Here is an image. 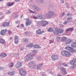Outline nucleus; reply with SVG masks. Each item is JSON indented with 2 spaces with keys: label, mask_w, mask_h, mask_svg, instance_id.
I'll return each instance as SVG.
<instances>
[{
  "label": "nucleus",
  "mask_w": 76,
  "mask_h": 76,
  "mask_svg": "<svg viewBox=\"0 0 76 76\" xmlns=\"http://www.w3.org/2000/svg\"><path fill=\"white\" fill-rule=\"evenodd\" d=\"M25 58H26L25 61H28V60L33 59V55H32L31 53H30L26 55Z\"/></svg>",
  "instance_id": "f03ea898"
},
{
  "label": "nucleus",
  "mask_w": 76,
  "mask_h": 76,
  "mask_svg": "<svg viewBox=\"0 0 76 76\" xmlns=\"http://www.w3.org/2000/svg\"><path fill=\"white\" fill-rule=\"evenodd\" d=\"M15 1H16L17 2H18V1H20V0H15Z\"/></svg>",
  "instance_id": "de8ad7c7"
},
{
  "label": "nucleus",
  "mask_w": 76,
  "mask_h": 76,
  "mask_svg": "<svg viewBox=\"0 0 76 76\" xmlns=\"http://www.w3.org/2000/svg\"><path fill=\"white\" fill-rule=\"evenodd\" d=\"M70 64L73 65V66H76V60L74 61L73 60H71L70 61Z\"/></svg>",
  "instance_id": "2eb2a0df"
},
{
  "label": "nucleus",
  "mask_w": 76,
  "mask_h": 76,
  "mask_svg": "<svg viewBox=\"0 0 76 76\" xmlns=\"http://www.w3.org/2000/svg\"><path fill=\"white\" fill-rule=\"evenodd\" d=\"M33 52H37V50H34L33 51Z\"/></svg>",
  "instance_id": "8fccbe9b"
},
{
  "label": "nucleus",
  "mask_w": 76,
  "mask_h": 76,
  "mask_svg": "<svg viewBox=\"0 0 76 76\" xmlns=\"http://www.w3.org/2000/svg\"><path fill=\"white\" fill-rule=\"evenodd\" d=\"M16 17H18V16L17 15L15 17V18H16Z\"/></svg>",
  "instance_id": "864d4df0"
},
{
  "label": "nucleus",
  "mask_w": 76,
  "mask_h": 76,
  "mask_svg": "<svg viewBox=\"0 0 76 76\" xmlns=\"http://www.w3.org/2000/svg\"><path fill=\"white\" fill-rule=\"evenodd\" d=\"M65 49H66V50H69V51H72L73 50V49H72V48L69 46L65 47Z\"/></svg>",
  "instance_id": "dca6fc26"
},
{
  "label": "nucleus",
  "mask_w": 76,
  "mask_h": 76,
  "mask_svg": "<svg viewBox=\"0 0 76 76\" xmlns=\"http://www.w3.org/2000/svg\"><path fill=\"white\" fill-rule=\"evenodd\" d=\"M33 47L34 48H41L38 45H35L33 46Z\"/></svg>",
  "instance_id": "bb28decb"
},
{
  "label": "nucleus",
  "mask_w": 76,
  "mask_h": 76,
  "mask_svg": "<svg viewBox=\"0 0 76 76\" xmlns=\"http://www.w3.org/2000/svg\"><path fill=\"white\" fill-rule=\"evenodd\" d=\"M69 31H70V29H69V28L66 29V32H68Z\"/></svg>",
  "instance_id": "a19ab883"
},
{
  "label": "nucleus",
  "mask_w": 76,
  "mask_h": 76,
  "mask_svg": "<svg viewBox=\"0 0 76 76\" xmlns=\"http://www.w3.org/2000/svg\"><path fill=\"white\" fill-rule=\"evenodd\" d=\"M35 9H36L37 10H40V9L38 7H36V8H34Z\"/></svg>",
  "instance_id": "4c0bfd02"
},
{
  "label": "nucleus",
  "mask_w": 76,
  "mask_h": 76,
  "mask_svg": "<svg viewBox=\"0 0 76 76\" xmlns=\"http://www.w3.org/2000/svg\"><path fill=\"white\" fill-rule=\"evenodd\" d=\"M63 65L64 66H66V67H67V66L68 65L67 64H66L65 63H63Z\"/></svg>",
  "instance_id": "58836bf2"
},
{
  "label": "nucleus",
  "mask_w": 76,
  "mask_h": 76,
  "mask_svg": "<svg viewBox=\"0 0 76 76\" xmlns=\"http://www.w3.org/2000/svg\"><path fill=\"white\" fill-rule=\"evenodd\" d=\"M20 50H23V48L21 47L20 48Z\"/></svg>",
  "instance_id": "c03bdc74"
},
{
  "label": "nucleus",
  "mask_w": 76,
  "mask_h": 76,
  "mask_svg": "<svg viewBox=\"0 0 76 76\" xmlns=\"http://www.w3.org/2000/svg\"><path fill=\"white\" fill-rule=\"evenodd\" d=\"M29 65H31V66H33V68L34 69H37V65H35V63L33 61L29 62L28 63Z\"/></svg>",
  "instance_id": "0eeeda50"
},
{
  "label": "nucleus",
  "mask_w": 76,
  "mask_h": 76,
  "mask_svg": "<svg viewBox=\"0 0 76 76\" xmlns=\"http://www.w3.org/2000/svg\"><path fill=\"white\" fill-rule=\"evenodd\" d=\"M20 74L22 76H24L26 75V72L24 71L23 69H21L19 71Z\"/></svg>",
  "instance_id": "39448f33"
},
{
  "label": "nucleus",
  "mask_w": 76,
  "mask_h": 76,
  "mask_svg": "<svg viewBox=\"0 0 76 76\" xmlns=\"http://www.w3.org/2000/svg\"><path fill=\"white\" fill-rule=\"evenodd\" d=\"M21 26V27H23V24H21L20 25Z\"/></svg>",
  "instance_id": "a18cd8bd"
},
{
  "label": "nucleus",
  "mask_w": 76,
  "mask_h": 76,
  "mask_svg": "<svg viewBox=\"0 0 76 76\" xmlns=\"http://www.w3.org/2000/svg\"><path fill=\"white\" fill-rule=\"evenodd\" d=\"M7 31V29L2 30L0 32L1 35H4L6 33Z\"/></svg>",
  "instance_id": "ddd939ff"
},
{
  "label": "nucleus",
  "mask_w": 76,
  "mask_h": 76,
  "mask_svg": "<svg viewBox=\"0 0 76 76\" xmlns=\"http://www.w3.org/2000/svg\"><path fill=\"white\" fill-rule=\"evenodd\" d=\"M62 3H64V1H62Z\"/></svg>",
  "instance_id": "3c124183"
},
{
  "label": "nucleus",
  "mask_w": 76,
  "mask_h": 76,
  "mask_svg": "<svg viewBox=\"0 0 76 76\" xmlns=\"http://www.w3.org/2000/svg\"><path fill=\"white\" fill-rule=\"evenodd\" d=\"M42 65H43V64H40L37 65V69L38 70H39V69H41V66H42Z\"/></svg>",
  "instance_id": "6ab92c4d"
},
{
  "label": "nucleus",
  "mask_w": 76,
  "mask_h": 76,
  "mask_svg": "<svg viewBox=\"0 0 76 76\" xmlns=\"http://www.w3.org/2000/svg\"><path fill=\"white\" fill-rule=\"evenodd\" d=\"M48 32H53L54 31V30L53 28H49L48 30Z\"/></svg>",
  "instance_id": "393cba45"
},
{
  "label": "nucleus",
  "mask_w": 76,
  "mask_h": 76,
  "mask_svg": "<svg viewBox=\"0 0 76 76\" xmlns=\"http://www.w3.org/2000/svg\"><path fill=\"white\" fill-rule=\"evenodd\" d=\"M14 38L15 40H18L19 39V37H18V36L16 35L15 36Z\"/></svg>",
  "instance_id": "7c9ffc66"
},
{
  "label": "nucleus",
  "mask_w": 76,
  "mask_h": 76,
  "mask_svg": "<svg viewBox=\"0 0 76 76\" xmlns=\"http://www.w3.org/2000/svg\"><path fill=\"white\" fill-rule=\"evenodd\" d=\"M22 62H19L18 64H16L15 66V67L16 68V69H18V68H20L21 67V66H22Z\"/></svg>",
  "instance_id": "9b49d317"
},
{
  "label": "nucleus",
  "mask_w": 76,
  "mask_h": 76,
  "mask_svg": "<svg viewBox=\"0 0 76 76\" xmlns=\"http://www.w3.org/2000/svg\"><path fill=\"white\" fill-rule=\"evenodd\" d=\"M67 23V21H66L64 23V25H66Z\"/></svg>",
  "instance_id": "37998d69"
},
{
  "label": "nucleus",
  "mask_w": 76,
  "mask_h": 76,
  "mask_svg": "<svg viewBox=\"0 0 76 76\" xmlns=\"http://www.w3.org/2000/svg\"><path fill=\"white\" fill-rule=\"evenodd\" d=\"M12 39V38H10V39Z\"/></svg>",
  "instance_id": "5fc2aeb1"
},
{
  "label": "nucleus",
  "mask_w": 76,
  "mask_h": 76,
  "mask_svg": "<svg viewBox=\"0 0 76 76\" xmlns=\"http://www.w3.org/2000/svg\"><path fill=\"white\" fill-rule=\"evenodd\" d=\"M13 63L11 62V64H10V67H13Z\"/></svg>",
  "instance_id": "2f4dec72"
},
{
  "label": "nucleus",
  "mask_w": 76,
  "mask_h": 76,
  "mask_svg": "<svg viewBox=\"0 0 76 76\" xmlns=\"http://www.w3.org/2000/svg\"><path fill=\"white\" fill-rule=\"evenodd\" d=\"M25 34L26 35H27V34H28V33L27 32H25Z\"/></svg>",
  "instance_id": "49530a36"
},
{
  "label": "nucleus",
  "mask_w": 76,
  "mask_h": 76,
  "mask_svg": "<svg viewBox=\"0 0 76 76\" xmlns=\"http://www.w3.org/2000/svg\"><path fill=\"white\" fill-rule=\"evenodd\" d=\"M71 42H72V40H71V39H68L67 40L66 42H65V44H70V43Z\"/></svg>",
  "instance_id": "b1692460"
},
{
  "label": "nucleus",
  "mask_w": 76,
  "mask_h": 76,
  "mask_svg": "<svg viewBox=\"0 0 76 76\" xmlns=\"http://www.w3.org/2000/svg\"><path fill=\"white\" fill-rule=\"evenodd\" d=\"M26 26H28L30 25L31 24V21L30 20V19L29 18H27L26 19Z\"/></svg>",
  "instance_id": "6e6552de"
},
{
  "label": "nucleus",
  "mask_w": 76,
  "mask_h": 76,
  "mask_svg": "<svg viewBox=\"0 0 76 76\" xmlns=\"http://www.w3.org/2000/svg\"><path fill=\"white\" fill-rule=\"evenodd\" d=\"M15 44H18L19 43V40H15Z\"/></svg>",
  "instance_id": "473e14b6"
},
{
  "label": "nucleus",
  "mask_w": 76,
  "mask_h": 76,
  "mask_svg": "<svg viewBox=\"0 0 76 76\" xmlns=\"http://www.w3.org/2000/svg\"><path fill=\"white\" fill-rule=\"evenodd\" d=\"M65 13H64V12H63V14H62V15L63 16H64V14Z\"/></svg>",
  "instance_id": "09e8293b"
},
{
  "label": "nucleus",
  "mask_w": 76,
  "mask_h": 76,
  "mask_svg": "<svg viewBox=\"0 0 76 76\" xmlns=\"http://www.w3.org/2000/svg\"><path fill=\"white\" fill-rule=\"evenodd\" d=\"M34 18L35 19H37V18H38V15H37V17H35V16H34Z\"/></svg>",
  "instance_id": "79ce46f5"
},
{
  "label": "nucleus",
  "mask_w": 76,
  "mask_h": 76,
  "mask_svg": "<svg viewBox=\"0 0 76 76\" xmlns=\"http://www.w3.org/2000/svg\"><path fill=\"white\" fill-rule=\"evenodd\" d=\"M23 41L24 42L26 43V42H28V41H29V39L27 38H24L23 39Z\"/></svg>",
  "instance_id": "412c9836"
},
{
  "label": "nucleus",
  "mask_w": 76,
  "mask_h": 76,
  "mask_svg": "<svg viewBox=\"0 0 76 76\" xmlns=\"http://www.w3.org/2000/svg\"><path fill=\"white\" fill-rule=\"evenodd\" d=\"M48 22L46 21H42L40 22H39L37 23L38 25L42 26H45L46 25H48Z\"/></svg>",
  "instance_id": "7ed1b4c3"
},
{
  "label": "nucleus",
  "mask_w": 76,
  "mask_h": 76,
  "mask_svg": "<svg viewBox=\"0 0 76 76\" xmlns=\"http://www.w3.org/2000/svg\"><path fill=\"white\" fill-rule=\"evenodd\" d=\"M57 41H58V42H59L60 40V37H58L57 38Z\"/></svg>",
  "instance_id": "e433bc0d"
},
{
  "label": "nucleus",
  "mask_w": 76,
  "mask_h": 76,
  "mask_svg": "<svg viewBox=\"0 0 76 76\" xmlns=\"http://www.w3.org/2000/svg\"><path fill=\"white\" fill-rule=\"evenodd\" d=\"M62 71V74L63 75H66L67 74V72L66 71V68H61L60 69Z\"/></svg>",
  "instance_id": "1a4fd4ad"
},
{
  "label": "nucleus",
  "mask_w": 76,
  "mask_h": 76,
  "mask_svg": "<svg viewBox=\"0 0 76 76\" xmlns=\"http://www.w3.org/2000/svg\"><path fill=\"white\" fill-rule=\"evenodd\" d=\"M72 17H69L67 18V20H68L69 21V22L72 21Z\"/></svg>",
  "instance_id": "cd10ccee"
},
{
  "label": "nucleus",
  "mask_w": 76,
  "mask_h": 76,
  "mask_svg": "<svg viewBox=\"0 0 76 76\" xmlns=\"http://www.w3.org/2000/svg\"><path fill=\"white\" fill-rule=\"evenodd\" d=\"M33 46V44L32 43H30L27 46V47H30L31 48Z\"/></svg>",
  "instance_id": "a878e982"
},
{
  "label": "nucleus",
  "mask_w": 76,
  "mask_h": 76,
  "mask_svg": "<svg viewBox=\"0 0 76 76\" xmlns=\"http://www.w3.org/2000/svg\"><path fill=\"white\" fill-rule=\"evenodd\" d=\"M69 29L70 31H73V28H69Z\"/></svg>",
  "instance_id": "f704fd0d"
},
{
  "label": "nucleus",
  "mask_w": 76,
  "mask_h": 76,
  "mask_svg": "<svg viewBox=\"0 0 76 76\" xmlns=\"http://www.w3.org/2000/svg\"><path fill=\"white\" fill-rule=\"evenodd\" d=\"M8 34H9V35H10L11 34H12V31H11L10 30H9L8 31Z\"/></svg>",
  "instance_id": "c9c22d12"
},
{
  "label": "nucleus",
  "mask_w": 76,
  "mask_h": 76,
  "mask_svg": "<svg viewBox=\"0 0 76 76\" xmlns=\"http://www.w3.org/2000/svg\"><path fill=\"white\" fill-rule=\"evenodd\" d=\"M8 75H10V76H12L14 75V74L12 72H9L8 73Z\"/></svg>",
  "instance_id": "c756f323"
},
{
  "label": "nucleus",
  "mask_w": 76,
  "mask_h": 76,
  "mask_svg": "<svg viewBox=\"0 0 76 76\" xmlns=\"http://www.w3.org/2000/svg\"><path fill=\"white\" fill-rule=\"evenodd\" d=\"M1 56H3L4 57H6L7 56V54L5 53H2L0 55V57H1Z\"/></svg>",
  "instance_id": "a211bd4d"
},
{
  "label": "nucleus",
  "mask_w": 76,
  "mask_h": 76,
  "mask_svg": "<svg viewBox=\"0 0 76 76\" xmlns=\"http://www.w3.org/2000/svg\"><path fill=\"white\" fill-rule=\"evenodd\" d=\"M10 23L8 22H5L3 23V26H9Z\"/></svg>",
  "instance_id": "f3484780"
},
{
  "label": "nucleus",
  "mask_w": 76,
  "mask_h": 76,
  "mask_svg": "<svg viewBox=\"0 0 76 76\" xmlns=\"http://www.w3.org/2000/svg\"><path fill=\"white\" fill-rule=\"evenodd\" d=\"M51 58L52 60L55 61V60H57L58 59V56L56 55H53L52 56Z\"/></svg>",
  "instance_id": "f8f14e48"
},
{
  "label": "nucleus",
  "mask_w": 76,
  "mask_h": 76,
  "mask_svg": "<svg viewBox=\"0 0 76 76\" xmlns=\"http://www.w3.org/2000/svg\"><path fill=\"white\" fill-rule=\"evenodd\" d=\"M50 14V15H49V14H47L46 16L48 18H50V17H54L55 16V14L54 12L52 11H49L48 12Z\"/></svg>",
  "instance_id": "423d86ee"
},
{
  "label": "nucleus",
  "mask_w": 76,
  "mask_h": 76,
  "mask_svg": "<svg viewBox=\"0 0 76 76\" xmlns=\"http://www.w3.org/2000/svg\"><path fill=\"white\" fill-rule=\"evenodd\" d=\"M38 19H44L45 16L42 14H39L37 15Z\"/></svg>",
  "instance_id": "4468645a"
},
{
  "label": "nucleus",
  "mask_w": 76,
  "mask_h": 76,
  "mask_svg": "<svg viewBox=\"0 0 76 76\" xmlns=\"http://www.w3.org/2000/svg\"><path fill=\"white\" fill-rule=\"evenodd\" d=\"M17 27H18H18H19V26H17Z\"/></svg>",
  "instance_id": "4d7b16f0"
},
{
  "label": "nucleus",
  "mask_w": 76,
  "mask_h": 76,
  "mask_svg": "<svg viewBox=\"0 0 76 76\" xmlns=\"http://www.w3.org/2000/svg\"><path fill=\"white\" fill-rule=\"evenodd\" d=\"M3 0H0V1H1Z\"/></svg>",
  "instance_id": "6e6d98bb"
},
{
  "label": "nucleus",
  "mask_w": 76,
  "mask_h": 76,
  "mask_svg": "<svg viewBox=\"0 0 76 76\" xmlns=\"http://www.w3.org/2000/svg\"><path fill=\"white\" fill-rule=\"evenodd\" d=\"M29 11L30 13H34V12H33L32 10H30Z\"/></svg>",
  "instance_id": "ea45409f"
},
{
  "label": "nucleus",
  "mask_w": 76,
  "mask_h": 76,
  "mask_svg": "<svg viewBox=\"0 0 76 76\" xmlns=\"http://www.w3.org/2000/svg\"><path fill=\"white\" fill-rule=\"evenodd\" d=\"M63 31H64L63 29L58 28H57L56 27L55 28L54 33L55 34H59V33H63Z\"/></svg>",
  "instance_id": "20e7f679"
},
{
  "label": "nucleus",
  "mask_w": 76,
  "mask_h": 76,
  "mask_svg": "<svg viewBox=\"0 0 76 76\" xmlns=\"http://www.w3.org/2000/svg\"><path fill=\"white\" fill-rule=\"evenodd\" d=\"M13 4H14V3H10V2H8V3H7V6H13Z\"/></svg>",
  "instance_id": "5701e85b"
},
{
  "label": "nucleus",
  "mask_w": 76,
  "mask_h": 76,
  "mask_svg": "<svg viewBox=\"0 0 76 76\" xmlns=\"http://www.w3.org/2000/svg\"><path fill=\"white\" fill-rule=\"evenodd\" d=\"M71 46L72 47H76V42H74L72 43L71 45Z\"/></svg>",
  "instance_id": "4be33fe9"
},
{
  "label": "nucleus",
  "mask_w": 76,
  "mask_h": 76,
  "mask_svg": "<svg viewBox=\"0 0 76 76\" xmlns=\"http://www.w3.org/2000/svg\"><path fill=\"white\" fill-rule=\"evenodd\" d=\"M37 60H41V57L40 56H38L37 58Z\"/></svg>",
  "instance_id": "72a5a7b5"
},
{
  "label": "nucleus",
  "mask_w": 76,
  "mask_h": 76,
  "mask_svg": "<svg viewBox=\"0 0 76 76\" xmlns=\"http://www.w3.org/2000/svg\"><path fill=\"white\" fill-rule=\"evenodd\" d=\"M0 42L2 44H5V40L2 39H0Z\"/></svg>",
  "instance_id": "aec40b11"
},
{
  "label": "nucleus",
  "mask_w": 76,
  "mask_h": 76,
  "mask_svg": "<svg viewBox=\"0 0 76 76\" xmlns=\"http://www.w3.org/2000/svg\"><path fill=\"white\" fill-rule=\"evenodd\" d=\"M69 15V13H67V16H68V15Z\"/></svg>",
  "instance_id": "603ef678"
},
{
  "label": "nucleus",
  "mask_w": 76,
  "mask_h": 76,
  "mask_svg": "<svg viewBox=\"0 0 76 76\" xmlns=\"http://www.w3.org/2000/svg\"><path fill=\"white\" fill-rule=\"evenodd\" d=\"M61 55L64 57H68L71 56V54L67 50H64L62 51L61 53Z\"/></svg>",
  "instance_id": "f257e3e1"
},
{
  "label": "nucleus",
  "mask_w": 76,
  "mask_h": 76,
  "mask_svg": "<svg viewBox=\"0 0 76 76\" xmlns=\"http://www.w3.org/2000/svg\"><path fill=\"white\" fill-rule=\"evenodd\" d=\"M67 37H63L62 38L61 40L62 41H66L67 40Z\"/></svg>",
  "instance_id": "c85d7f7f"
},
{
  "label": "nucleus",
  "mask_w": 76,
  "mask_h": 76,
  "mask_svg": "<svg viewBox=\"0 0 76 76\" xmlns=\"http://www.w3.org/2000/svg\"><path fill=\"white\" fill-rule=\"evenodd\" d=\"M44 31H41V30L40 28H39L38 29V30L36 31V33L38 34V35H41V34H42V33L44 32Z\"/></svg>",
  "instance_id": "9d476101"
}]
</instances>
